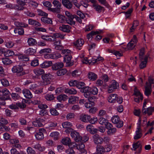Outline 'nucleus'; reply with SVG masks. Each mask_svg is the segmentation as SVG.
Instances as JSON below:
<instances>
[{"label": "nucleus", "instance_id": "f257e3e1", "mask_svg": "<svg viewBox=\"0 0 154 154\" xmlns=\"http://www.w3.org/2000/svg\"><path fill=\"white\" fill-rule=\"evenodd\" d=\"M81 91L83 93H86L91 94L95 95L97 94L98 93V90L96 87H92L88 86L85 87L81 90Z\"/></svg>", "mask_w": 154, "mask_h": 154}, {"label": "nucleus", "instance_id": "f03ea898", "mask_svg": "<svg viewBox=\"0 0 154 154\" xmlns=\"http://www.w3.org/2000/svg\"><path fill=\"white\" fill-rule=\"evenodd\" d=\"M51 75L50 73L45 74L42 76V81L39 82L41 85H46L50 83Z\"/></svg>", "mask_w": 154, "mask_h": 154}, {"label": "nucleus", "instance_id": "7ed1b4c3", "mask_svg": "<svg viewBox=\"0 0 154 154\" xmlns=\"http://www.w3.org/2000/svg\"><path fill=\"white\" fill-rule=\"evenodd\" d=\"M141 118L139 117L138 122L137 123V128L136 131V134L134 136V139L135 140H137L142 137V130L140 128V125L141 123Z\"/></svg>", "mask_w": 154, "mask_h": 154}, {"label": "nucleus", "instance_id": "20e7f679", "mask_svg": "<svg viewBox=\"0 0 154 154\" xmlns=\"http://www.w3.org/2000/svg\"><path fill=\"white\" fill-rule=\"evenodd\" d=\"M13 72L16 73L19 76L25 74V72L23 71V69L22 66L20 65H16L12 68Z\"/></svg>", "mask_w": 154, "mask_h": 154}, {"label": "nucleus", "instance_id": "39448f33", "mask_svg": "<svg viewBox=\"0 0 154 154\" xmlns=\"http://www.w3.org/2000/svg\"><path fill=\"white\" fill-rule=\"evenodd\" d=\"M112 122L116 124V126L118 128L122 127L123 125V122L120 120L119 117L118 116H114L111 118Z\"/></svg>", "mask_w": 154, "mask_h": 154}, {"label": "nucleus", "instance_id": "423d86ee", "mask_svg": "<svg viewBox=\"0 0 154 154\" xmlns=\"http://www.w3.org/2000/svg\"><path fill=\"white\" fill-rule=\"evenodd\" d=\"M102 32V30H97L96 31H92L87 35V38H94L96 35V38H101L102 37L98 34L101 33Z\"/></svg>", "mask_w": 154, "mask_h": 154}, {"label": "nucleus", "instance_id": "0eeeda50", "mask_svg": "<svg viewBox=\"0 0 154 154\" xmlns=\"http://www.w3.org/2000/svg\"><path fill=\"white\" fill-rule=\"evenodd\" d=\"M134 94L135 96L134 100L135 102L138 103L140 100L142 101L143 98L142 94L138 91L136 87L134 90Z\"/></svg>", "mask_w": 154, "mask_h": 154}, {"label": "nucleus", "instance_id": "6e6552de", "mask_svg": "<svg viewBox=\"0 0 154 154\" xmlns=\"http://www.w3.org/2000/svg\"><path fill=\"white\" fill-rule=\"evenodd\" d=\"M65 14L68 17V19H66V21L67 23L71 25H74L75 24V22L73 21V19L74 18V15H72L70 12L67 11L65 12Z\"/></svg>", "mask_w": 154, "mask_h": 154}, {"label": "nucleus", "instance_id": "1a4fd4ad", "mask_svg": "<svg viewBox=\"0 0 154 154\" xmlns=\"http://www.w3.org/2000/svg\"><path fill=\"white\" fill-rule=\"evenodd\" d=\"M70 135L75 142H79L82 140V137L80 135L79 133L75 131L72 132Z\"/></svg>", "mask_w": 154, "mask_h": 154}, {"label": "nucleus", "instance_id": "9d476101", "mask_svg": "<svg viewBox=\"0 0 154 154\" xmlns=\"http://www.w3.org/2000/svg\"><path fill=\"white\" fill-rule=\"evenodd\" d=\"M45 130L44 128H40L39 132L36 133L35 135L36 138L38 140H42L44 138L43 133L45 132Z\"/></svg>", "mask_w": 154, "mask_h": 154}, {"label": "nucleus", "instance_id": "9b49d317", "mask_svg": "<svg viewBox=\"0 0 154 154\" xmlns=\"http://www.w3.org/2000/svg\"><path fill=\"white\" fill-rule=\"evenodd\" d=\"M93 140L95 144H101L103 142V138L98 134H96L93 137Z\"/></svg>", "mask_w": 154, "mask_h": 154}, {"label": "nucleus", "instance_id": "f8f14e48", "mask_svg": "<svg viewBox=\"0 0 154 154\" xmlns=\"http://www.w3.org/2000/svg\"><path fill=\"white\" fill-rule=\"evenodd\" d=\"M84 41L83 39H78L76 41L73 43L74 46L77 49L80 50L81 47L83 45Z\"/></svg>", "mask_w": 154, "mask_h": 154}, {"label": "nucleus", "instance_id": "ddd939ff", "mask_svg": "<svg viewBox=\"0 0 154 154\" xmlns=\"http://www.w3.org/2000/svg\"><path fill=\"white\" fill-rule=\"evenodd\" d=\"M148 56H146L144 58L140 59V68L141 69H143L145 67L147 62Z\"/></svg>", "mask_w": 154, "mask_h": 154}, {"label": "nucleus", "instance_id": "4468645a", "mask_svg": "<svg viewBox=\"0 0 154 154\" xmlns=\"http://www.w3.org/2000/svg\"><path fill=\"white\" fill-rule=\"evenodd\" d=\"M33 125L35 127H42L45 124L44 120L41 119L34 121L32 122Z\"/></svg>", "mask_w": 154, "mask_h": 154}, {"label": "nucleus", "instance_id": "2eb2a0df", "mask_svg": "<svg viewBox=\"0 0 154 154\" xmlns=\"http://www.w3.org/2000/svg\"><path fill=\"white\" fill-rule=\"evenodd\" d=\"M61 142L64 145H68L69 147H72L71 146L72 145L71 140L70 138L68 137L63 138L61 141Z\"/></svg>", "mask_w": 154, "mask_h": 154}, {"label": "nucleus", "instance_id": "dca6fc26", "mask_svg": "<svg viewBox=\"0 0 154 154\" xmlns=\"http://www.w3.org/2000/svg\"><path fill=\"white\" fill-rule=\"evenodd\" d=\"M117 94H111L108 97V101L110 103H114L116 102Z\"/></svg>", "mask_w": 154, "mask_h": 154}, {"label": "nucleus", "instance_id": "f3484780", "mask_svg": "<svg viewBox=\"0 0 154 154\" xmlns=\"http://www.w3.org/2000/svg\"><path fill=\"white\" fill-rule=\"evenodd\" d=\"M22 93L25 97L27 99H31L32 97V95L28 89H25L23 90Z\"/></svg>", "mask_w": 154, "mask_h": 154}, {"label": "nucleus", "instance_id": "a211bd4d", "mask_svg": "<svg viewBox=\"0 0 154 154\" xmlns=\"http://www.w3.org/2000/svg\"><path fill=\"white\" fill-rule=\"evenodd\" d=\"M63 63L61 62H57L52 65V69L54 70H57L63 68Z\"/></svg>", "mask_w": 154, "mask_h": 154}, {"label": "nucleus", "instance_id": "6ab92c4d", "mask_svg": "<svg viewBox=\"0 0 154 154\" xmlns=\"http://www.w3.org/2000/svg\"><path fill=\"white\" fill-rule=\"evenodd\" d=\"M33 72L37 76H39L45 73V72L42 68H37L33 70Z\"/></svg>", "mask_w": 154, "mask_h": 154}, {"label": "nucleus", "instance_id": "aec40b11", "mask_svg": "<svg viewBox=\"0 0 154 154\" xmlns=\"http://www.w3.org/2000/svg\"><path fill=\"white\" fill-rule=\"evenodd\" d=\"M70 1H71L69 0H62V2L63 5L66 8L69 9L72 8V6Z\"/></svg>", "mask_w": 154, "mask_h": 154}, {"label": "nucleus", "instance_id": "412c9836", "mask_svg": "<svg viewBox=\"0 0 154 154\" xmlns=\"http://www.w3.org/2000/svg\"><path fill=\"white\" fill-rule=\"evenodd\" d=\"M137 41V39H131V41L128 44L127 47L129 50H132L135 46Z\"/></svg>", "mask_w": 154, "mask_h": 154}, {"label": "nucleus", "instance_id": "4be33fe9", "mask_svg": "<svg viewBox=\"0 0 154 154\" xmlns=\"http://www.w3.org/2000/svg\"><path fill=\"white\" fill-rule=\"evenodd\" d=\"M59 29L63 32H69L70 31L71 27L68 25L63 24L60 26Z\"/></svg>", "mask_w": 154, "mask_h": 154}, {"label": "nucleus", "instance_id": "5701e85b", "mask_svg": "<svg viewBox=\"0 0 154 154\" xmlns=\"http://www.w3.org/2000/svg\"><path fill=\"white\" fill-rule=\"evenodd\" d=\"M72 58V57L71 54L64 56L63 58V61L66 63L67 66H69L72 65V63L70 62Z\"/></svg>", "mask_w": 154, "mask_h": 154}, {"label": "nucleus", "instance_id": "b1692460", "mask_svg": "<svg viewBox=\"0 0 154 154\" xmlns=\"http://www.w3.org/2000/svg\"><path fill=\"white\" fill-rule=\"evenodd\" d=\"M90 119V116L84 114H82L80 116V119L81 121L85 122H89V119Z\"/></svg>", "mask_w": 154, "mask_h": 154}, {"label": "nucleus", "instance_id": "393cba45", "mask_svg": "<svg viewBox=\"0 0 154 154\" xmlns=\"http://www.w3.org/2000/svg\"><path fill=\"white\" fill-rule=\"evenodd\" d=\"M52 62L51 61H45L41 64L40 66L42 68H46L52 66Z\"/></svg>", "mask_w": 154, "mask_h": 154}, {"label": "nucleus", "instance_id": "a878e982", "mask_svg": "<svg viewBox=\"0 0 154 154\" xmlns=\"http://www.w3.org/2000/svg\"><path fill=\"white\" fill-rule=\"evenodd\" d=\"M84 97L88 98L89 102L93 103V102L96 99V97L94 96H91V94H89L84 93Z\"/></svg>", "mask_w": 154, "mask_h": 154}, {"label": "nucleus", "instance_id": "bb28decb", "mask_svg": "<svg viewBox=\"0 0 154 154\" xmlns=\"http://www.w3.org/2000/svg\"><path fill=\"white\" fill-rule=\"evenodd\" d=\"M138 149V152H140L141 150V147L140 145V144L139 141H138L135 143H134L133 145V149H132L134 151H135L136 149Z\"/></svg>", "mask_w": 154, "mask_h": 154}, {"label": "nucleus", "instance_id": "cd10ccee", "mask_svg": "<svg viewBox=\"0 0 154 154\" xmlns=\"http://www.w3.org/2000/svg\"><path fill=\"white\" fill-rule=\"evenodd\" d=\"M94 8L98 12H100L104 10V8L100 5L97 4L92 5Z\"/></svg>", "mask_w": 154, "mask_h": 154}, {"label": "nucleus", "instance_id": "c85d7f7f", "mask_svg": "<svg viewBox=\"0 0 154 154\" xmlns=\"http://www.w3.org/2000/svg\"><path fill=\"white\" fill-rule=\"evenodd\" d=\"M54 44L55 46V48L57 50H60L63 49V47L61 45V41L60 40L55 41Z\"/></svg>", "mask_w": 154, "mask_h": 154}, {"label": "nucleus", "instance_id": "c756f323", "mask_svg": "<svg viewBox=\"0 0 154 154\" xmlns=\"http://www.w3.org/2000/svg\"><path fill=\"white\" fill-rule=\"evenodd\" d=\"M57 100L60 102L62 101H64L68 99V97L64 94H60L57 97Z\"/></svg>", "mask_w": 154, "mask_h": 154}, {"label": "nucleus", "instance_id": "7c9ffc66", "mask_svg": "<svg viewBox=\"0 0 154 154\" xmlns=\"http://www.w3.org/2000/svg\"><path fill=\"white\" fill-rule=\"evenodd\" d=\"M103 59L102 57H99L97 58L96 57H93L92 58L91 60H89V64L91 65H93L96 63L98 61L101 60Z\"/></svg>", "mask_w": 154, "mask_h": 154}, {"label": "nucleus", "instance_id": "2f4dec72", "mask_svg": "<svg viewBox=\"0 0 154 154\" xmlns=\"http://www.w3.org/2000/svg\"><path fill=\"white\" fill-rule=\"evenodd\" d=\"M88 78L92 81H95L97 78V75L96 74L92 72H89L88 75Z\"/></svg>", "mask_w": 154, "mask_h": 154}, {"label": "nucleus", "instance_id": "473e14b6", "mask_svg": "<svg viewBox=\"0 0 154 154\" xmlns=\"http://www.w3.org/2000/svg\"><path fill=\"white\" fill-rule=\"evenodd\" d=\"M79 97L76 96H72L70 97L68 100V102L70 103L74 104L78 101Z\"/></svg>", "mask_w": 154, "mask_h": 154}, {"label": "nucleus", "instance_id": "72a5a7b5", "mask_svg": "<svg viewBox=\"0 0 154 154\" xmlns=\"http://www.w3.org/2000/svg\"><path fill=\"white\" fill-rule=\"evenodd\" d=\"M61 54L58 53L50 54L49 55L50 59H57L61 57Z\"/></svg>", "mask_w": 154, "mask_h": 154}, {"label": "nucleus", "instance_id": "f704fd0d", "mask_svg": "<svg viewBox=\"0 0 154 154\" xmlns=\"http://www.w3.org/2000/svg\"><path fill=\"white\" fill-rule=\"evenodd\" d=\"M59 133L57 131H54L51 133L50 136L53 138L55 140H57L58 139Z\"/></svg>", "mask_w": 154, "mask_h": 154}, {"label": "nucleus", "instance_id": "c9c22d12", "mask_svg": "<svg viewBox=\"0 0 154 154\" xmlns=\"http://www.w3.org/2000/svg\"><path fill=\"white\" fill-rule=\"evenodd\" d=\"M36 52L35 49L31 48H29L24 51V53L28 55H32Z\"/></svg>", "mask_w": 154, "mask_h": 154}, {"label": "nucleus", "instance_id": "e433bc0d", "mask_svg": "<svg viewBox=\"0 0 154 154\" xmlns=\"http://www.w3.org/2000/svg\"><path fill=\"white\" fill-rule=\"evenodd\" d=\"M151 92V87L149 85L147 84L145 87V94L146 96H149Z\"/></svg>", "mask_w": 154, "mask_h": 154}, {"label": "nucleus", "instance_id": "4c0bfd02", "mask_svg": "<svg viewBox=\"0 0 154 154\" xmlns=\"http://www.w3.org/2000/svg\"><path fill=\"white\" fill-rule=\"evenodd\" d=\"M33 147L35 149L40 151H44L45 148V147L44 146H42L39 143H37L34 145Z\"/></svg>", "mask_w": 154, "mask_h": 154}, {"label": "nucleus", "instance_id": "58836bf2", "mask_svg": "<svg viewBox=\"0 0 154 154\" xmlns=\"http://www.w3.org/2000/svg\"><path fill=\"white\" fill-rule=\"evenodd\" d=\"M52 3L54 7L60 10L62 5L58 0H54L53 1Z\"/></svg>", "mask_w": 154, "mask_h": 154}, {"label": "nucleus", "instance_id": "ea45409f", "mask_svg": "<svg viewBox=\"0 0 154 154\" xmlns=\"http://www.w3.org/2000/svg\"><path fill=\"white\" fill-rule=\"evenodd\" d=\"M64 92L66 93L69 94H76L77 91L73 88L70 89L66 88Z\"/></svg>", "mask_w": 154, "mask_h": 154}, {"label": "nucleus", "instance_id": "a19ab883", "mask_svg": "<svg viewBox=\"0 0 154 154\" xmlns=\"http://www.w3.org/2000/svg\"><path fill=\"white\" fill-rule=\"evenodd\" d=\"M14 24L18 27H27L28 26L27 24H25L22 22H20L17 21L15 22Z\"/></svg>", "mask_w": 154, "mask_h": 154}, {"label": "nucleus", "instance_id": "79ce46f5", "mask_svg": "<svg viewBox=\"0 0 154 154\" xmlns=\"http://www.w3.org/2000/svg\"><path fill=\"white\" fill-rule=\"evenodd\" d=\"M2 62L5 65H8L12 63V61L8 58H4L2 59Z\"/></svg>", "mask_w": 154, "mask_h": 154}, {"label": "nucleus", "instance_id": "37998d69", "mask_svg": "<svg viewBox=\"0 0 154 154\" xmlns=\"http://www.w3.org/2000/svg\"><path fill=\"white\" fill-rule=\"evenodd\" d=\"M73 147H76L79 151L84 148L85 145L82 143H81L79 145H77L75 143H73Z\"/></svg>", "mask_w": 154, "mask_h": 154}, {"label": "nucleus", "instance_id": "c03bdc74", "mask_svg": "<svg viewBox=\"0 0 154 154\" xmlns=\"http://www.w3.org/2000/svg\"><path fill=\"white\" fill-rule=\"evenodd\" d=\"M14 32L15 34L19 35H22L24 33V30L23 29L17 28L14 29Z\"/></svg>", "mask_w": 154, "mask_h": 154}, {"label": "nucleus", "instance_id": "a18cd8bd", "mask_svg": "<svg viewBox=\"0 0 154 154\" xmlns=\"http://www.w3.org/2000/svg\"><path fill=\"white\" fill-rule=\"evenodd\" d=\"M97 152L98 153H101V154L105 152V149L101 145H98L97 147Z\"/></svg>", "mask_w": 154, "mask_h": 154}, {"label": "nucleus", "instance_id": "49530a36", "mask_svg": "<svg viewBox=\"0 0 154 154\" xmlns=\"http://www.w3.org/2000/svg\"><path fill=\"white\" fill-rule=\"evenodd\" d=\"M109 85L115 90L117 89L119 87L118 83L114 80H112L111 82V84Z\"/></svg>", "mask_w": 154, "mask_h": 154}, {"label": "nucleus", "instance_id": "de8ad7c7", "mask_svg": "<svg viewBox=\"0 0 154 154\" xmlns=\"http://www.w3.org/2000/svg\"><path fill=\"white\" fill-rule=\"evenodd\" d=\"M41 21L44 23L52 24V21L51 19L48 17H43L41 19Z\"/></svg>", "mask_w": 154, "mask_h": 154}, {"label": "nucleus", "instance_id": "09e8293b", "mask_svg": "<svg viewBox=\"0 0 154 154\" xmlns=\"http://www.w3.org/2000/svg\"><path fill=\"white\" fill-rule=\"evenodd\" d=\"M81 73V72L80 70H76L72 72V75L73 77L76 78L79 76Z\"/></svg>", "mask_w": 154, "mask_h": 154}, {"label": "nucleus", "instance_id": "8fccbe9b", "mask_svg": "<svg viewBox=\"0 0 154 154\" xmlns=\"http://www.w3.org/2000/svg\"><path fill=\"white\" fill-rule=\"evenodd\" d=\"M116 131V129L115 128H112L107 131V134L109 135L114 134Z\"/></svg>", "mask_w": 154, "mask_h": 154}, {"label": "nucleus", "instance_id": "3c124183", "mask_svg": "<svg viewBox=\"0 0 154 154\" xmlns=\"http://www.w3.org/2000/svg\"><path fill=\"white\" fill-rule=\"evenodd\" d=\"M67 72V70L65 69H63L58 70L57 74L58 76H61L65 75Z\"/></svg>", "mask_w": 154, "mask_h": 154}, {"label": "nucleus", "instance_id": "603ef678", "mask_svg": "<svg viewBox=\"0 0 154 154\" xmlns=\"http://www.w3.org/2000/svg\"><path fill=\"white\" fill-rule=\"evenodd\" d=\"M108 120L103 117H100L99 120V123L102 125H105L106 123H107Z\"/></svg>", "mask_w": 154, "mask_h": 154}, {"label": "nucleus", "instance_id": "864d4df0", "mask_svg": "<svg viewBox=\"0 0 154 154\" xmlns=\"http://www.w3.org/2000/svg\"><path fill=\"white\" fill-rule=\"evenodd\" d=\"M72 53V52L70 50L65 49L62 50L61 53L62 54H64V56L70 55Z\"/></svg>", "mask_w": 154, "mask_h": 154}, {"label": "nucleus", "instance_id": "5fc2aeb1", "mask_svg": "<svg viewBox=\"0 0 154 154\" xmlns=\"http://www.w3.org/2000/svg\"><path fill=\"white\" fill-rule=\"evenodd\" d=\"M27 42L29 46H33L37 43V42L35 39H28Z\"/></svg>", "mask_w": 154, "mask_h": 154}, {"label": "nucleus", "instance_id": "6e6d98bb", "mask_svg": "<svg viewBox=\"0 0 154 154\" xmlns=\"http://www.w3.org/2000/svg\"><path fill=\"white\" fill-rule=\"evenodd\" d=\"M76 84L75 86L78 88H81L82 89V88H84V86L85 85V84L83 82H78L77 81V83Z\"/></svg>", "mask_w": 154, "mask_h": 154}, {"label": "nucleus", "instance_id": "4d7b16f0", "mask_svg": "<svg viewBox=\"0 0 154 154\" xmlns=\"http://www.w3.org/2000/svg\"><path fill=\"white\" fill-rule=\"evenodd\" d=\"M62 125L64 128H70L72 125L71 123L68 122H66L62 124Z\"/></svg>", "mask_w": 154, "mask_h": 154}, {"label": "nucleus", "instance_id": "13d9d810", "mask_svg": "<svg viewBox=\"0 0 154 154\" xmlns=\"http://www.w3.org/2000/svg\"><path fill=\"white\" fill-rule=\"evenodd\" d=\"M57 17L59 19V21L61 23H64L66 19L65 17L62 15L58 14L57 15Z\"/></svg>", "mask_w": 154, "mask_h": 154}, {"label": "nucleus", "instance_id": "bf43d9fd", "mask_svg": "<svg viewBox=\"0 0 154 154\" xmlns=\"http://www.w3.org/2000/svg\"><path fill=\"white\" fill-rule=\"evenodd\" d=\"M98 119L96 117L94 116L92 118L90 117V119H89V122L92 124H95L97 122Z\"/></svg>", "mask_w": 154, "mask_h": 154}, {"label": "nucleus", "instance_id": "052dcab7", "mask_svg": "<svg viewBox=\"0 0 154 154\" xmlns=\"http://www.w3.org/2000/svg\"><path fill=\"white\" fill-rule=\"evenodd\" d=\"M37 12L38 14L39 15L45 17L48 16V14L47 13L41 9H38L37 10Z\"/></svg>", "mask_w": 154, "mask_h": 154}, {"label": "nucleus", "instance_id": "680f3d73", "mask_svg": "<svg viewBox=\"0 0 154 154\" xmlns=\"http://www.w3.org/2000/svg\"><path fill=\"white\" fill-rule=\"evenodd\" d=\"M2 84L4 86H7L9 85L8 81L5 79H3L1 80Z\"/></svg>", "mask_w": 154, "mask_h": 154}, {"label": "nucleus", "instance_id": "e2e57ef3", "mask_svg": "<svg viewBox=\"0 0 154 154\" xmlns=\"http://www.w3.org/2000/svg\"><path fill=\"white\" fill-rule=\"evenodd\" d=\"M45 98L47 100H51L54 99V97L52 94H48L45 96Z\"/></svg>", "mask_w": 154, "mask_h": 154}, {"label": "nucleus", "instance_id": "0e129e2a", "mask_svg": "<svg viewBox=\"0 0 154 154\" xmlns=\"http://www.w3.org/2000/svg\"><path fill=\"white\" fill-rule=\"evenodd\" d=\"M53 35L52 37L54 38H65L63 35L58 33L54 34Z\"/></svg>", "mask_w": 154, "mask_h": 154}, {"label": "nucleus", "instance_id": "69168bd1", "mask_svg": "<svg viewBox=\"0 0 154 154\" xmlns=\"http://www.w3.org/2000/svg\"><path fill=\"white\" fill-rule=\"evenodd\" d=\"M8 123V120L2 116H0V123L2 125H7Z\"/></svg>", "mask_w": 154, "mask_h": 154}, {"label": "nucleus", "instance_id": "338daca9", "mask_svg": "<svg viewBox=\"0 0 154 154\" xmlns=\"http://www.w3.org/2000/svg\"><path fill=\"white\" fill-rule=\"evenodd\" d=\"M5 54L6 56H11L14 54V52L12 51L8 50L5 52Z\"/></svg>", "mask_w": 154, "mask_h": 154}, {"label": "nucleus", "instance_id": "774afa93", "mask_svg": "<svg viewBox=\"0 0 154 154\" xmlns=\"http://www.w3.org/2000/svg\"><path fill=\"white\" fill-rule=\"evenodd\" d=\"M26 151L28 154H34L35 151L31 147H29L26 149Z\"/></svg>", "mask_w": 154, "mask_h": 154}]
</instances>
